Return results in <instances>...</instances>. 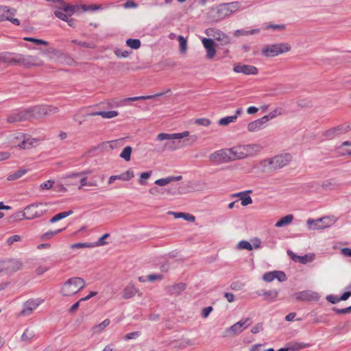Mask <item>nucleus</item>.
<instances>
[{"label": "nucleus", "mask_w": 351, "mask_h": 351, "mask_svg": "<svg viewBox=\"0 0 351 351\" xmlns=\"http://www.w3.org/2000/svg\"><path fill=\"white\" fill-rule=\"evenodd\" d=\"M58 5L54 10V15L68 23L71 27H74L75 23V21L71 18L74 13L85 12L88 10V7L86 5H70L65 3L63 0H56Z\"/></svg>", "instance_id": "1"}, {"label": "nucleus", "mask_w": 351, "mask_h": 351, "mask_svg": "<svg viewBox=\"0 0 351 351\" xmlns=\"http://www.w3.org/2000/svg\"><path fill=\"white\" fill-rule=\"evenodd\" d=\"M186 287L184 283L180 282L167 287L166 291L170 295L178 296L186 289Z\"/></svg>", "instance_id": "20"}, {"label": "nucleus", "mask_w": 351, "mask_h": 351, "mask_svg": "<svg viewBox=\"0 0 351 351\" xmlns=\"http://www.w3.org/2000/svg\"><path fill=\"white\" fill-rule=\"evenodd\" d=\"M245 158L253 156L259 152L263 147L259 144L243 145Z\"/></svg>", "instance_id": "23"}, {"label": "nucleus", "mask_w": 351, "mask_h": 351, "mask_svg": "<svg viewBox=\"0 0 351 351\" xmlns=\"http://www.w3.org/2000/svg\"><path fill=\"white\" fill-rule=\"evenodd\" d=\"M274 274L275 271L265 273L263 276V279L266 282H271L275 279Z\"/></svg>", "instance_id": "59"}, {"label": "nucleus", "mask_w": 351, "mask_h": 351, "mask_svg": "<svg viewBox=\"0 0 351 351\" xmlns=\"http://www.w3.org/2000/svg\"><path fill=\"white\" fill-rule=\"evenodd\" d=\"M178 40L180 45V49L181 53H185L187 49V40L182 36H178Z\"/></svg>", "instance_id": "47"}, {"label": "nucleus", "mask_w": 351, "mask_h": 351, "mask_svg": "<svg viewBox=\"0 0 351 351\" xmlns=\"http://www.w3.org/2000/svg\"><path fill=\"white\" fill-rule=\"evenodd\" d=\"M13 146L23 149H29L36 146L38 141L36 138H30L25 133H14L12 137Z\"/></svg>", "instance_id": "7"}, {"label": "nucleus", "mask_w": 351, "mask_h": 351, "mask_svg": "<svg viewBox=\"0 0 351 351\" xmlns=\"http://www.w3.org/2000/svg\"><path fill=\"white\" fill-rule=\"evenodd\" d=\"M14 64H19L27 68L26 55L16 53Z\"/></svg>", "instance_id": "41"}, {"label": "nucleus", "mask_w": 351, "mask_h": 351, "mask_svg": "<svg viewBox=\"0 0 351 351\" xmlns=\"http://www.w3.org/2000/svg\"><path fill=\"white\" fill-rule=\"evenodd\" d=\"M257 293L265 296L266 300L273 302L278 297V291L277 290L258 291Z\"/></svg>", "instance_id": "28"}, {"label": "nucleus", "mask_w": 351, "mask_h": 351, "mask_svg": "<svg viewBox=\"0 0 351 351\" xmlns=\"http://www.w3.org/2000/svg\"><path fill=\"white\" fill-rule=\"evenodd\" d=\"M88 247V243H77L70 245L71 249H81Z\"/></svg>", "instance_id": "63"}, {"label": "nucleus", "mask_w": 351, "mask_h": 351, "mask_svg": "<svg viewBox=\"0 0 351 351\" xmlns=\"http://www.w3.org/2000/svg\"><path fill=\"white\" fill-rule=\"evenodd\" d=\"M88 300V295L81 298L78 302L73 304L69 309L70 313L75 312L80 306L81 302Z\"/></svg>", "instance_id": "55"}, {"label": "nucleus", "mask_w": 351, "mask_h": 351, "mask_svg": "<svg viewBox=\"0 0 351 351\" xmlns=\"http://www.w3.org/2000/svg\"><path fill=\"white\" fill-rule=\"evenodd\" d=\"M230 156L231 157L232 161L236 160L245 158V149L243 145L232 147L228 148Z\"/></svg>", "instance_id": "17"}, {"label": "nucleus", "mask_w": 351, "mask_h": 351, "mask_svg": "<svg viewBox=\"0 0 351 351\" xmlns=\"http://www.w3.org/2000/svg\"><path fill=\"white\" fill-rule=\"evenodd\" d=\"M85 282L81 278H71L62 287L61 293L64 296H71L84 287Z\"/></svg>", "instance_id": "4"}, {"label": "nucleus", "mask_w": 351, "mask_h": 351, "mask_svg": "<svg viewBox=\"0 0 351 351\" xmlns=\"http://www.w3.org/2000/svg\"><path fill=\"white\" fill-rule=\"evenodd\" d=\"M5 269L8 272H15L22 267V263L17 260H10L5 263Z\"/></svg>", "instance_id": "25"}, {"label": "nucleus", "mask_w": 351, "mask_h": 351, "mask_svg": "<svg viewBox=\"0 0 351 351\" xmlns=\"http://www.w3.org/2000/svg\"><path fill=\"white\" fill-rule=\"evenodd\" d=\"M42 302L43 300L40 299L28 300L23 304V309L20 313V315L29 316Z\"/></svg>", "instance_id": "13"}, {"label": "nucleus", "mask_w": 351, "mask_h": 351, "mask_svg": "<svg viewBox=\"0 0 351 351\" xmlns=\"http://www.w3.org/2000/svg\"><path fill=\"white\" fill-rule=\"evenodd\" d=\"M152 175V171H146V172H143L141 174V176H140V179L138 180L139 183L141 184V185H145L146 184V180H147Z\"/></svg>", "instance_id": "51"}, {"label": "nucleus", "mask_w": 351, "mask_h": 351, "mask_svg": "<svg viewBox=\"0 0 351 351\" xmlns=\"http://www.w3.org/2000/svg\"><path fill=\"white\" fill-rule=\"evenodd\" d=\"M251 323L250 318L241 319L232 326L226 329V332H230L232 335H237L250 326Z\"/></svg>", "instance_id": "14"}, {"label": "nucleus", "mask_w": 351, "mask_h": 351, "mask_svg": "<svg viewBox=\"0 0 351 351\" xmlns=\"http://www.w3.org/2000/svg\"><path fill=\"white\" fill-rule=\"evenodd\" d=\"M334 217H324L317 219H308L306 224L309 230H322L330 227L335 223Z\"/></svg>", "instance_id": "8"}, {"label": "nucleus", "mask_w": 351, "mask_h": 351, "mask_svg": "<svg viewBox=\"0 0 351 351\" xmlns=\"http://www.w3.org/2000/svg\"><path fill=\"white\" fill-rule=\"evenodd\" d=\"M203 46L206 50V56L209 59H212L216 54V50L215 48V43L213 39L203 38L202 40Z\"/></svg>", "instance_id": "19"}, {"label": "nucleus", "mask_w": 351, "mask_h": 351, "mask_svg": "<svg viewBox=\"0 0 351 351\" xmlns=\"http://www.w3.org/2000/svg\"><path fill=\"white\" fill-rule=\"evenodd\" d=\"M252 193L251 190L239 192L237 193H234L232 195V197H239L240 200L241 201V205L243 206H247L249 204H251L252 203V199L250 195H248V193Z\"/></svg>", "instance_id": "24"}, {"label": "nucleus", "mask_w": 351, "mask_h": 351, "mask_svg": "<svg viewBox=\"0 0 351 351\" xmlns=\"http://www.w3.org/2000/svg\"><path fill=\"white\" fill-rule=\"evenodd\" d=\"M237 247L239 250H247L250 251L253 249L252 245L250 242L244 240L239 241Z\"/></svg>", "instance_id": "46"}, {"label": "nucleus", "mask_w": 351, "mask_h": 351, "mask_svg": "<svg viewBox=\"0 0 351 351\" xmlns=\"http://www.w3.org/2000/svg\"><path fill=\"white\" fill-rule=\"evenodd\" d=\"M53 183H54L53 181L49 180L42 183L40 184V188L42 189H49L52 188Z\"/></svg>", "instance_id": "64"}, {"label": "nucleus", "mask_w": 351, "mask_h": 351, "mask_svg": "<svg viewBox=\"0 0 351 351\" xmlns=\"http://www.w3.org/2000/svg\"><path fill=\"white\" fill-rule=\"evenodd\" d=\"M108 143L112 149L123 146L125 143V138H121L114 141H108Z\"/></svg>", "instance_id": "49"}, {"label": "nucleus", "mask_w": 351, "mask_h": 351, "mask_svg": "<svg viewBox=\"0 0 351 351\" xmlns=\"http://www.w3.org/2000/svg\"><path fill=\"white\" fill-rule=\"evenodd\" d=\"M169 214L173 215L175 218H183L189 222H194L195 220V217L189 213L170 212Z\"/></svg>", "instance_id": "33"}, {"label": "nucleus", "mask_w": 351, "mask_h": 351, "mask_svg": "<svg viewBox=\"0 0 351 351\" xmlns=\"http://www.w3.org/2000/svg\"><path fill=\"white\" fill-rule=\"evenodd\" d=\"M114 53L119 58H127L130 53V52L121 49H115Z\"/></svg>", "instance_id": "53"}, {"label": "nucleus", "mask_w": 351, "mask_h": 351, "mask_svg": "<svg viewBox=\"0 0 351 351\" xmlns=\"http://www.w3.org/2000/svg\"><path fill=\"white\" fill-rule=\"evenodd\" d=\"M140 100H142V96L128 97V98H125L121 101V105L126 106V105H128L129 101H140Z\"/></svg>", "instance_id": "56"}, {"label": "nucleus", "mask_w": 351, "mask_h": 351, "mask_svg": "<svg viewBox=\"0 0 351 351\" xmlns=\"http://www.w3.org/2000/svg\"><path fill=\"white\" fill-rule=\"evenodd\" d=\"M308 346V344L304 343H290L288 346V349L291 351H298L301 349L305 348Z\"/></svg>", "instance_id": "42"}, {"label": "nucleus", "mask_w": 351, "mask_h": 351, "mask_svg": "<svg viewBox=\"0 0 351 351\" xmlns=\"http://www.w3.org/2000/svg\"><path fill=\"white\" fill-rule=\"evenodd\" d=\"M29 119H39L46 116H50L59 112L58 107L51 105H36L27 108Z\"/></svg>", "instance_id": "2"}, {"label": "nucleus", "mask_w": 351, "mask_h": 351, "mask_svg": "<svg viewBox=\"0 0 351 351\" xmlns=\"http://www.w3.org/2000/svg\"><path fill=\"white\" fill-rule=\"evenodd\" d=\"M292 160V156L289 153L276 156L271 158L264 160L261 162L263 167L268 170H274L282 168Z\"/></svg>", "instance_id": "3"}, {"label": "nucleus", "mask_w": 351, "mask_h": 351, "mask_svg": "<svg viewBox=\"0 0 351 351\" xmlns=\"http://www.w3.org/2000/svg\"><path fill=\"white\" fill-rule=\"evenodd\" d=\"M282 113H283L282 108H277L275 110H274L273 111H271V112H269L268 114L265 115L263 117L265 118L264 120H266L267 122L269 123V121L270 120H272L273 119L277 117L278 116L282 114Z\"/></svg>", "instance_id": "34"}, {"label": "nucleus", "mask_w": 351, "mask_h": 351, "mask_svg": "<svg viewBox=\"0 0 351 351\" xmlns=\"http://www.w3.org/2000/svg\"><path fill=\"white\" fill-rule=\"evenodd\" d=\"M140 335H141L140 331L132 332L128 333L127 335H125L124 337V339L130 340V339H136V338L138 337Z\"/></svg>", "instance_id": "60"}, {"label": "nucleus", "mask_w": 351, "mask_h": 351, "mask_svg": "<svg viewBox=\"0 0 351 351\" xmlns=\"http://www.w3.org/2000/svg\"><path fill=\"white\" fill-rule=\"evenodd\" d=\"M239 8V3L237 1L221 3L217 8V14L222 17H226L238 10Z\"/></svg>", "instance_id": "11"}, {"label": "nucleus", "mask_w": 351, "mask_h": 351, "mask_svg": "<svg viewBox=\"0 0 351 351\" xmlns=\"http://www.w3.org/2000/svg\"><path fill=\"white\" fill-rule=\"evenodd\" d=\"M24 40H27V41L32 42L36 45H48V44H49L48 42H47L44 40L34 38H32V37H25V38H24Z\"/></svg>", "instance_id": "52"}, {"label": "nucleus", "mask_w": 351, "mask_h": 351, "mask_svg": "<svg viewBox=\"0 0 351 351\" xmlns=\"http://www.w3.org/2000/svg\"><path fill=\"white\" fill-rule=\"evenodd\" d=\"M132 151V148L130 146H126L120 154V157L124 159L125 161H130L131 158Z\"/></svg>", "instance_id": "40"}, {"label": "nucleus", "mask_w": 351, "mask_h": 351, "mask_svg": "<svg viewBox=\"0 0 351 351\" xmlns=\"http://www.w3.org/2000/svg\"><path fill=\"white\" fill-rule=\"evenodd\" d=\"M206 33L208 36L213 37L215 40L221 42L222 45H228L230 43V38L226 34L217 29H208Z\"/></svg>", "instance_id": "15"}, {"label": "nucleus", "mask_w": 351, "mask_h": 351, "mask_svg": "<svg viewBox=\"0 0 351 351\" xmlns=\"http://www.w3.org/2000/svg\"><path fill=\"white\" fill-rule=\"evenodd\" d=\"M189 133H160L156 140L159 141H167L166 145L169 148H178L180 147V140L188 136Z\"/></svg>", "instance_id": "6"}, {"label": "nucleus", "mask_w": 351, "mask_h": 351, "mask_svg": "<svg viewBox=\"0 0 351 351\" xmlns=\"http://www.w3.org/2000/svg\"><path fill=\"white\" fill-rule=\"evenodd\" d=\"M275 279H278L280 282H283L287 280L285 274L281 271H275L274 274Z\"/></svg>", "instance_id": "58"}, {"label": "nucleus", "mask_w": 351, "mask_h": 351, "mask_svg": "<svg viewBox=\"0 0 351 351\" xmlns=\"http://www.w3.org/2000/svg\"><path fill=\"white\" fill-rule=\"evenodd\" d=\"M263 117L261 119H256L248 124V130L250 132H254L256 130H261L266 128L268 123Z\"/></svg>", "instance_id": "22"}, {"label": "nucleus", "mask_w": 351, "mask_h": 351, "mask_svg": "<svg viewBox=\"0 0 351 351\" xmlns=\"http://www.w3.org/2000/svg\"><path fill=\"white\" fill-rule=\"evenodd\" d=\"M46 211L43 204H34L27 206L21 214L23 218L30 220L41 217Z\"/></svg>", "instance_id": "10"}, {"label": "nucleus", "mask_w": 351, "mask_h": 351, "mask_svg": "<svg viewBox=\"0 0 351 351\" xmlns=\"http://www.w3.org/2000/svg\"><path fill=\"white\" fill-rule=\"evenodd\" d=\"M71 178H73L75 180L73 182L74 184H77L80 182V186L86 185V177L84 176L82 173L73 174Z\"/></svg>", "instance_id": "38"}, {"label": "nucleus", "mask_w": 351, "mask_h": 351, "mask_svg": "<svg viewBox=\"0 0 351 351\" xmlns=\"http://www.w3.org/2000/svg\"><path fill=\"white\" fill-rule=\"evenodd\" d=\"M27 172V170L26 169H21L16 171H15L13 173L10 174L8 176V180H14L16 179H19L21 178L23 176H24Z\"/></svg>", "instance_id": "36"}, {"label": "nucleus", "mask_w": 351, "mask_h": 351, "mask_svg": "<svg viewBox=\"0 0 351 351\" xmlns=\"http://www.w3.org/2000/svg\"><path fill=\"white\" fill-rule=\"evenodd\" d=\"M265 29H273L274 31H283L286 29V25L284 24H270L265 23L264 25Z\"/></svg>", "instance_id": "37"}, {"label": "nucleus", "mask_w": 351, "mask_h": 351, "mask_svg": "<svg viewBox=\"0 0 351 351\" xmlns=\"http://www.w3.org/2000/svg\"><path fill=\"white\" fill-rule=\"evenodd\" d=\"M15 53L5 52L0 53V61L8 64H14Z\"/></svg>", "instance_id": "27"}, {"label": "nucleus", "mask_w": 351, "mask_h": 351, "mask_svg": "<svg viewBox=\"0 0 351 351\" xmlns=\"http://www.w3.org/2000/svg\"><path fill=\"white\" fill-rule=\"evenodd\" d=\"M210 162L214 165L232 162L228 148L217 150L208 156Z\"/></svg>", "instance_id": "9"}, {"label": "nucleus", "mask_w": 351, "mask_h": 351, "mask_svg": "<svg viewBox=\"0 0 351 351\" xmlns=\"http://www.w3.org/2000/svg\"><path fill=\"white\" fill-rule=\"evenodd\" d=\"M315 256L314 254H308L304 256H300L299 263L302 264L311 263L315 259Z\"/></svg>", "instance_id": "48"}, {"label": "nucleus", "mask_w": 351, "mask_h": 351, "mask_svg": "<svg viewBox=\"0 0 351 351\" xmlns=\"http://www.w3.org/2000/svg\"><path fill=\"white\" fill-rule=\"evenodd\" d=\"M233 71L235 73H240L245 75H256L258 73L257 68L252 65L237 64L234 66Z\"/></svg>", "instance_id": "18"}, {"label": "nucleus", "mask_w": 351, "mask_h": 351, "mask_svg": "<svg viewBox=\"0 0 351 351\" xmlns=\"http://www.w3.org/2000/svg\"><path fill=\"white\" fill-rule=\"evenodd\" d=\"M291 50V46L287 43H280L265 45L261 50L262 54L265 57H275L287 53Z\"/></svg>", "instance_id": "5"}, {"label": "nucleus", "mask_w": 351, "mask_h": 351, "mask_svg": "<svg viewBox=\"0 0 351 351\" xmlns=\"http://www.w3.org/2000/svg\"><path fill=\"white\" fill-rule=\"evenodd\" d=\"M154 183L156 185L162 186H165V185L171 183V179H170V178L169 176V177H166V178H164L158 179V180H156Z\"/></svg>", "instance_id": "57"}, {"label": "nucleus", "mask_w": 351, "mask_h": 351, "mask_svg": "<svg viewBox=\"0 0 351 351\" xmlns=\"http://www.w3.org/2000/svg\"><path fill=\"white\" fill-rule=\"evenodd\" d=\"M335 183L332 180L324 181L322 184V187L324 190H332L335 189Z\"/></svg>", "instance_id": "50"}, {"label": "nucleus", "mask_w": 351, "mask_h": 351, "mask_svg": "<svg viewBox=\"0 0 351 351\" xmlns=\"http://www.w3.org/2000/svg\"><path fill=\"white\" fill-rule=\"evenodd\" d=\"M6 11L5 14H3V19H2V21H10L11 20V18L13 17V16L15 15L16 14V10L13 9V8H9L8 7L5 6V9Z\"/></svg>", "instance_id": "43"}, {"label": "nucleus", "mask_w": 351, "mask_h": 351, "mask_svg": "<svg viewBox=\"0 0 351 351\" xmlns=\"http://www.w3.org/2000/svg\"><path fill=\"white\" fill-rule=\"evenodd\" d=\"M118 112L115 110L111 111H99L96 112L90 113V115H100L104 119H112L116 117L118 115Z\"/></svg>", "instance_id": "31"}, {"label": "nucleus", "mask_w": 351, "mask_h": 351, "mask_svg": "<svg viewBox=\"0 0 351 351\" xmlns=\"http://www.w3.org/2000/svg\"><path fill=\"white\" fill-rule=\"evenodd\" d=\"M351 130V123H344L332 128V132H346Z\"/></svg>", "instance_id": "44"}, {"label": "nucleus", "mask_w": 351, "mask_h": 351, "mask_svg": "<svg viewBox=\"0 0 351 351\" xmlns=\"http://www.w3.org/2000/svg\"><path fill=\"white\" fill-rule=\"evenodd\" d=\"M27 68L43 66L44 62L38 56L26 55Z\"/></svg>", "instance_id": "26"}, {"label": "nucleus", "mask_w": 351, "mask_h": 351, "mask_svg": "<svg viewBox=\"0 0 351 351\" xmlns=\"http://www.w3.org/2000/svg\"><path fill=\"white\" fill-rule=\"evenodd\" d=\"M242 113V108H239L236 110L234 114L220 119L218 121V124L219 125H228L230 123H235L238 117L240 116Z\"/></svg>", "instance_id": "21"}, {"label": "nucleus", "mask_w": 351, "mask_h": 351, "mask_svg": "<svg viewBox=\"0 0 351 351\" xmlns=\"http://www.w3.org/2000/svg\"><path fill=\"white\" fill-rule=\"evenodd\" d=\"M213 308L212 306H208L202 309L201 315L204 318H206L209 316L210 313L213 311Z\"/></svg>", "instance_id": "62"}, {"label": "nucleus", "mask_w": 351, "mask_h": 351, "mask_svg": "<svg viewBox=\"0 0 351 351\" xmlns=\"http://www.w3.org/2000/svg\"><path fill=\"white\" fill-rule=\"evenodd\" d=\"M34 336V334L32 331H29L28 329L25 330V331L22 335L21 339L23 341H29Z\"/></svg>", "instance_id": "61"}, {"label": "nucleus", "mask_w": 351, "mask_h": 351, "mask_svg": "<svg viewBox=\"0 0 351 351\" xmlns=\"http://www.w3.org/2000/svg\"><path fill=\"white\" fill-rule=\"evenodd\" d=\"M110 320L109 319H106L101 323L95 326L91 329L93 334L101 333L110 324Z\"/></svg>", "instance_id": "30"}, {"label": "nucleus", "mask_w": 351, "mask_h": 351, "mask_svg": "<svg viewBox=\"0 0 351 351\" xmlns=\"http://www.w3.org/2000/svg\"><path fill=\"white\" fill-rule=\"evenodd\" d=\"M295 298L300 301H317L319 295L317 293L312 291H302L295 293Z\"/></svg>", "instance_id": "16"}, {"label": "nucleus", "mask_w": 351, "mask_h": 351, "mask_svg": "<svg viewBox=\"0 0 351 351\" xmlns=\"http://www.w3.org/2000/svg\"><path fill=\"white\" fill-rule=\"evenodd\" d=\"M29 119V114L27 108L19 109L12 112L7 117L8 123H14Z\"/></svg>", "instance_id": "12"}, {"label": "nucleus", "mask_w": 351, "mask_h": 351, "mask_svg": "<svg viewBox=\"0 0 351 351\" xmlns=\"http://www.w3.org/2000/svg\"><path fill=\"white\" fill-rule=\"evenodd\" d=\"M73 210H68V211H64V212H62V213H60L57 215H56L54 217H53L51 219H50V222L51 223H55V222H57L58 221L60 220V219H62L69 215H71V214H73Z\"/></svg>", "instance_id": "35"}, {"label": "nucleus", "mask_w": 351, "mask_h": 351, "mask_svg": "<svg viewBox=\"0 0 351 351\" xmlns=\"http://www.w3.org/2000/svg\"><path fill=\"white\" fill-rule=\"evenodd\" d=\"M293 219V215H287L283 217H282L280 220H278L275 226L277 228H281L286 226L289 224H290Z\"/></svg>", "instance_id": "32"}, {"label": "nucleus", "mask_w": 351, "mask_h": 351, "mask_svg": "<svg viewBox=\"0 0 351 351\" xmlns=\"http://www.w3.org/2000/svg\"><path fill=\"white\" fill-rule=\"evenodd\" d=\"M110 234L108 233H106L104 234L102 237H101L98 241L95 242L89 243V248L90 247H95L98 246H101L105 244H106V242L105 241V239L109 237Z\"/></svg>", "instance_id": "39"}, {"label": "nucleus", "mask_w": 351, "mask_h": 351, "mask_svg": "<svg viewBox=\"0 0 351 351\" xmlns=\"http://www.w3.org/2000/svg\"><path fill=\"white\" fill-rule=\"evenodd\" d=\"M194 123L199 125L208 126L210 125L211 121L207 118H200L195 119Z\"/></svg>", "instance_id": "54"}, {"label": "nucleus", "mask_w": 351, "mask_h": 351, "mask_svg": "<svg viewBox=\"0 0 351 351\" xmlns=\"http://www.w3.org/2000/svg\"><path fill=\"white\" fill-rule=\"evenodd\" d=\"M126 45L133 49H137L141 47V41L137 38H129L126 40Z\"/></svg>", "instance_id": "45"}, {"label": "nucleus", "mask_w": 351, "mask_h": 351, "mask_svg": "<svg viewBox=\"0 0 351 351\" xmlns=\"http://www.w3.org/2000/svg\"><path fill=\"white\" fill-rule=\"evenodd\" d=\"M138 290L132 284H129L123 290V298L129 299L134 297Z\"/></svg>", "instance_id": "29"}]
</instances>
